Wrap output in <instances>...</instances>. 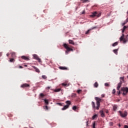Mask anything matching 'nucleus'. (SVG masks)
<instances>
[{
	"instance_id": "1",
	"label": "nucleus",
	"mask_w": 128,
	"mask_h": 128,
	"mask_svg": "<svg viewBox=\"0 0 128 128\" xmlns=\"http://www.w3.org/2000/svg\"><path fill=\"white\" fill-rule=\"evenodd\" d=\"M95 100L96 102V107L94 102H92V104L93 108H96V110H100V102H102V99L98 97L95 98Z\"/></svg>"
},
{
	"instance_id": "2",
	"label": "nucleus",
	"mask_w": 128,
	"mask_h": 128,
	"mask_svg": "<svg viewBox=\"0 0 128 128\" xmlns=\"http://www.w3.org/2000/svg\"><path fill=\"white\" fill-rule=\"evenodd\" d=\"M120 82L118 84V86L116 88L117 90H120V87L122 86V84L123 82H124V77H120Z\"/></svg>"
},
{
	"instance_id": "3",
	"label": "nucleus",
	"mask_w": 128,
	"mask_h": 128,
	"mask_svg": "<svg viewBox=\"0 0 128 128\" xmlns=\"http://www.w3.org/2000/svg\"><path fill=\"white\" fill-rule=\"evenodd\" d=\"M102 16L101 12H95L93 13H92V14L90 15V18H96V16L97 18H100Z\"/></svg>"
},
{
	"instance_id": "4",
	"label": "nucleus",
	"mask_w": 128,
	"mask_h": 128,
	"mask_svg": "<svg viewBox=\"0 0 128 128\" xmlns=\"http://www.w3.org/2000/svg\"><path fill=\"white\" fill-rule=\"evenodd\" d=\"M66 104L67 105L64 106L63 108H62V110H66L67 108H70V106L72 104V102L70 100H67L66 102Z\"/></svg>"
},
{
	"instance_id": "5",
	"label": "nucleus",
	"mask_w": 128,
	"mask_h": 128,
	"mask_svg": "<svg viewBox=\"0 0 128 128\" xmlns=\"http://www.w3.org/2000/svg\"><path fill=\"white\" fill-rule=\"evenodd\" d=\"M121 91L122 92L123 96H126L128 92V87H123L121 88Z\"/></svg>"
},
{
	"instance_id": "6",
	"label": "nucleus",
	"mask_w": 128,
	"mask_h": 128,
	"mask_svg": "<svg viewBox=\"0 0 128 128\" xmlns=\"http://www.w3.org/2000/svg\"><path fill=\"white\" fill-rule=\"evenodd\" d=\"M118 112L122 118H126L128 116V112L126 111H124V112L118 111Z\"/></svg>"
},
{
	"instance_id": "7",
	"label": "nucleus",
	"mask_w": 128,
	"mask_h": 128,
	"mask_svg": "<svg viewBox=\"0 0 128 128\" xmlns=\"http://www.w3.org/2000/svg\"><path fill=\"white\" fill-rule=\"evenodd\" d=\"M63 46H64V48H66V50H68L69 52L74 51V50H72V48H70L68 44H64Z\"/></svg>"
},
{
	"instance_id": "8",
	"label": "nucleus",
	"mask_w": 128,
	"mask_h": 128,
	"mask_svg": "<svg viewBox=\"0 0 128 128\" xmlns=\"http://www.w3.org/2000/svg\"><path fill=\"white\" fill-rule=\"evenodd\" d=\"M124 34H122V36L120 38V42H123L124 44H126V38H124Z\"/></svg>"
},
{
	"instance_id": "9",
	"label": "nucleus",
	"mask_w": 128,
	"mask_h": 128,
	"mask_svg": "<svg viewBox=\"0 0 128 128\" xmlns=\"http://www.w3.org/2000/svg\"><path fill=\"white\" fill-rule=\"evenodd\" d=\"M33 56L34 58H35V60H36L38 62H42V60H40V58H38V55L34 54L33 55Z\"/></svg>"
},
{
	"instance_id": "10",
	"label": "nucleus",
	"mask_w": 128,
	"mask_h": 128,
	"mask_svg": "<svg viewBox=\"0 0 128 128\" xmlns=\"http://www.w3.org/2000/svg\"><path fill=\"white\" fill-rule=\"evenodd\" d=\"M30 86L28 84H24L21 85L20 88H30Z\"/></svg>"
},
{
	"instance_id": "11",
	"label": "nucleus",
	"mask_w": 128,
	"mask_h": 128,
	"mask_svg": "<svg viewBox=\"0 0 128 128\" xmlns=\"http://www.w3.org/2000/svg\"><path fill=\"white\" fill-rule=\"evenodd\" d=\"M99 112L102 118H104V116H106V115H104V110H100Z\"/></svg>"
},
{
	"instance_id": "12",
	"label": "nucleus",
	"mask_w": 128,
	"mask_h": 128,
	"mask_svg": "<svg viewBox=\"0 0 128 128\" xmlns=\"http://www.w3.org/2000/svg\"><path fill=\"white\" fill-rule=\"evenodd\" d=\"M21 58H22V60H30V58L26 56H22L21 57Z\"/></svg>"
},
{
	"instance_id": "13",
	"label": "nucleus",
	"mask_w": 128,
	"mask_h": 128,
	"mask_svg": "<svg viewBox=\"0 0 128 128\" xmlns=\"http://www.w3.org/2000/svg\"><path fill=\"white\" fill-rule=\"evenodd\" d=\"M68 42L70 44H73V46H74V40H69Z\"/></svg>"
},
{
	"instance_id": "14",
	"label": "nucleus",
	"mask_w": 128,
	"mask_h": 128,
	"mask_svg": "<svg viewBox=\"0 0 128 128\" xmlns=\"http://www.w3.org/2000/svg\"><path fill=\"white\" fill-rule=\"evenodd\" d=\"M60 90H62V88H60L54 90V92H60Z\"/></svg>"
},
{
	"instance_id": "15",
	"label": "nucleus",
	"mask_w": 128,
	"mask_h": 128,
	"mask_svg": "<svg viewBox=\"0 0 128 128\" xmlns=\"http://www.w3.org/2000/svg\"><path fill=\"white\" fill-rule=\"evenodd\" d=\"M81 2L83 3V4H86V2H90V0H81Z\"/></svg>"
},
{
	"instance_id": "16",
	"label": "nucleus",
	"mask_w": 128,
	"mask_h": 128,
	"mask_svg": "<svg viewBox=\"0 0 128 128\" xmlns=\"http://www.w3.org/2000/svg\"><path fill=\"white\" fill-rule=\"evenodd\" d=\"M33 68L35 70L36 72H40V70L38 68L36 67L35 66H33Z\"/></svg>"
},
{
	"instance_id": "17",
	"label": "nucleus",
	"mask_w": 128,
	"mask_h": 128,
	"mask_svg": "<svg viewBox=\"0 0 128 128\" xmlns=\"http://www.w3.org/2000/svg\"><path fill=\"white\" fill-rule=\"evenodd\" d=\"M118 48L113 50V52H114V54L116 55H118Z\"/></svg>"
},
{
	"instance_id": "18",
	"label": "nucleus",
	"mask_w": 128,
	"mask_h": 128,
	"mask_svg": "<svg viewBox=\"0 0 128 128\" xmlns=\"http://www.w3.org/2000/svg\"><path fill=\"white\" fill-rule=\"evenodd\" d=\"M116 108H118V106L116 105H114L113 106V110H114V112H116Z\"/></svg>"
},
{
	"instance_id": "19",
	"label": "nucleus",
	"mask_w": 128,
	"mask_h": 128,
	"mask_svg": "<svg viewBox=\"0 0 128 128\" xmlns=\"http://www.w3.org/2000/svg\"><path fill=\"white\" fill-rule=\"evenodd\" d=\"M98 114H96L92 116V120H94L95 118H98Z\"/></svg>"
},
{
	"instance_id": "20",
	"label": "nucleus",
	"mask_w": 128,
	"mask_h": 128,
	"mask_svg": "<svg viewBox=\"0 0 128 128\" xmlns=\"http://www.w3.org/2000/svg\"><path fill=\"white\" fill-rule=\"evenodd\" d=\"M128 28V26H124L123 28L122 29V32L124 33V30H126V29Z\"/></svg>"
},
{
	"instance_id": "21",
	"label": "nucleus",
	"mask_w": 128,
	"mask_h": 128,
	"mask_svg": "<svg viewBox=\"0 0 128 128\" xmlns=\"http://www.w3.org/2000/svg\"><path fill=\"white\" fill-rule=\"evenodd\" d=\"M94 88H98V82H96L94 84Z\"/></svg>"
},
{
	"instance_id": "22",
	"label": "nucleus",
	"mask_w": 128,
	"mask_h": 128,
	"mask_svg": "<svg viewBox=\"0 0 128 128\" xmlns=\"http://www.w3.org/2000/svg\"><path fill=\"white\" fill-rule=\"evenodd\" d=\"M62 84L64 86H70V84H68L66 83H62Z\"/></svg>"
},
{
	"instance_id": "23",
	"label": "nucleus",
	"mask_w": 128,
	"mask_h": 128,
	"mask_svg": "<svg viewBox=\"0 0 128 128\" xmlns=\"http://www.w3.org/2000/svg\"><path fill=\"white\" fill-rule=\"evenodd\" d=\"M59 68H60V70H68V68H66V67H62V66H60V67Z\"/></svg>"
},
{
	"instance_id": "24",
	"label": "nucleus",
	"mask_w": 128,
	"mask_h": 128,
	"mask_svg": "<svg viewBox=\"0 0 128 128\" xmlns=\"http://www.w3.org/2000/svg\"><path fill=\"white\" fill-rule=\"evenodd\" d=\"M118 42H116L114 44H112V46H118Z\"/></svg>"
},
{
	"instance_id": "25",
	"label": "nucleus",
	"mask_w": 128,
	"mask_h": 128,
	"mask_svg": "<svg viewBox=\"0 0 128 128\" xmlns=\"http://www.w3.org/2000/svg\"><path fill=\"white\" fill-rule=\"evenodd\" d=\"M44 102L48 106V100H44Z\"/></svg>"
},
{
	"instance_id": "26",
	"label": "nucleus",
	"mask_w": 128,
	"mask_h": 128,
	"mask_svg": "<svg viewBox=\"0 0 128 128\" xmlns=\"http://www.w3.org/2000/svg\"><path fill=\"white\" fill-rule=\"evenodd\" d=\"M12 58H16V52H12Z\"/></svg>"
},
{
	"instance_id": "27",
	"label": "nucleus",
	"mask_w": 128,
	"mask_h": 128,
	"mask_svg": "<svg viewBox=\"0 0 128 128\" xmlns=\"http://www.w3.org/2000/svg\"><path fill=\"white\" fill-rule=\"evenodd\" d=\"M44 110H48V106H44Z\"/></svg>"
},
{
	"instance_id": "28",
	"label": "nucleus",
	"mask_w": 128,
	"mask_h": 128,
	"mask_svg": "<svg viewBox=\"0 0 128 128\" xmlns=\"http://www.w3.org/2000/svg\"><path fill=\"white\" fill-rule=\"evenodd\" d=\"M10 62H14V58H10Z\"/></svg>"
},
{
	"instance_id": "29",
	"label": "nucleus",
	"mask_w": 128,
	"mask_h": 128,
	"mask_svg": "<svg viewBox=\"0 0 128 128\" xmlns=\"http://www.w3.org/2000/svg\"><path fill=\"white\" fill-rule=\"evenodd\" d=\"M46 76H44V75H43L42 76V78H44V80H46Z\"/></svg>"
},
{
	"instance_id": "30",
	"label": "nucleus",
	"mask_w": 128,
	"mask_h": 128,
	"mask_svg": "<svg viewBox=\"0 0 128 128\" xmlns=\"http://www.w3.org/2000/svg\"><path fill=\"white\" fill-rule=\"evenodd\" d=\"M72 108L73 110H76V108H77L76 106H73Z\"/></svg>"
},
{
	"instance_id": "31",
	"label": "nucleus",
	"mask_w": 128,
	"mask_h": 128,
	"mask_svg": "<svg viewBox=\"0 0 128 128\" xmlns=\"http://www.w3.org/2000/svg\"><path fill=\"white\" fill-rule=\"evenodd\" d=\"M92 128H96V122H94L93 124V125H92Z\"/></svg>"
},
{
	"instance_id": "32",
	"label": "nucleus",
	"mask_w": 128,
	"mask_h": 128,
	"mask_svg": "<svg viewBox=\"0 0 128 128\" xmlns=\"http://www.w3.org/2000/svg\"><path fill=\"white\" fill-rule=\"evenodd\" d=\"M112 94H116V89H114V90H112Z\"/></svg>"
},
{
	"instance_id": "33",
	"label": "nucleus",
	"mask_w": 128,
	"mask_h": 128,
	"mask_svg": "<svg viewBox=\"0 0 128 128\" xmlns=\"http://www.w3.org/2000/svg\"><path fill=\"white\" fill-rule=\"evenodd\" d=\"M40 96H41V98H44V94L42 93H41L40 94Z\"/></svg>"
},
{
	"instance_id": "34",
	"label": "nucleus",
	"mask_w": 128,
	"mask_h": 128,
	"mask_svg": "<svg viewBox=\"0 0 128 128\" xmlns=\"http://www.w3.org/2000/svg\"><path fill=\"white\" fill-rule=\"evenodd\" d=\"M104 86H109L110 84L108 83H105Z\"/></svg>"
},
{
	"instance_id": "35",
	"label": "nucleus",
	"mask_w": 128,
	"mask_h": 128,
	"mask_svg": "<svg viewBox=\"0 0 128 128\" xmlns=\"http://www.w3.org/2000/svg\"><path fill=\"white\" fill-rule=\"evenodd\" d=\"M117 94H118V96H120V90H118Z\"/></svg>"
},
{
	"instance_id": "36",
	"label": "nucleus",
	"mask_w": 128,
	"mask_h": 128,
	"mask_svg": "<svg viewBox=\"0 0 128 128\" xmlns=\"http://www.w3.org/2000/svg\"><path fill=\"white\" fill-rule=\"evenodd\" d=\"M76 94H72V98H76Z\"/></svg>"
},
{
	"instance_id": "37",
	"label": "nucleus",
	"mask_w": 128,
	"mask_h": 128,
	"mask_svg": "<svg viewBox=\"0 0 128 128\" xmlns=\"http://www.w3.org/2000/svg\"><path fill=\"white\" fill-rule=\"evenodd\" d=\"M90 30H88L86 32V34H90Z\"/></svg>"
},
{
	"instance_id": "38",
	"label": "nucleus",
	"mask_w": 128,
	"mask_h": 128,
	"mask_svg": "<svg viewBox=\"0 0 128 128\" xmlns=\"http://www.w3.org/2000/svg\"><path fill=\"white\" fill-rule=\"evenodd\" d=\"M80 92H82V90H77V92H78V94H80Z\"/></svg>"
},
{
	"instance_id": "39",
	"label": "nucleus",
	"mask_w": 128,
	"mask_h": 128,
	"mask_svg": "<svg viewBox=\"0 0 128 128\" xmlns=\"http://www.w3.org/2000/svg\"><path fill=\"white\" fill-rule=\"evenodd\" d=\"M68 52H68V50H66V54H68Z\"/></svg>"
},
{
	"instance_id": "40",
	"label": "nucleus",
	"mask_w": 128,
	"mask_h": 128,
	"mask_svg": "<svg viewBox=\"0 0 128 128\" xmlns=\"http://www.w3.org/2000/svg\"><path fill=\"white\" fill-rule=\"evenodd\" d=\"M85 11L83 10L82 12V14H84Z\"/></svg>"
},
{
	"instance_id": "41",
	"label": "nucleus",
	"mask_w": 128,
	"mask_h": 128,
	"mask_svg": "<svg viewBox=\"0 0 128 128\" xmlns=\"http://www.w3.org/2000/svg\"><path fill=\"white\" fill-rule=\"evenodd\" d=\"M58 104L59 106H62V103H58Z\"/></svg>"
},
{
	"instance_id": "42",
	"label": "nucleus",
	"mask_w": 128,
	"mask_h": 128,
	"mask_svg": "<svg viewBox=\"0 0 128 128\" xmlns=\"http://www.w3.org/2000/svg\"><path fill=\"white\" fill-rule=\"evenodd\" d=\"M8 116H9V118H10V117L12 116V114H10L8 115Z\"/></svg>"
},
{
	"instance_id": "43",
	"label": "nucleus",
	"mask_w": 128,
	"mask_h": 128,
	"mask_svg": "<svg viewBox=\"0 0 128 128\" xmlns=\"http://www.w3.org/2000/svg\"><path fill=\"white\" fill-rule=\"evenodd\" d=\"M110 126H114V123L112 122H110Z\"/></svg>"
},
{
	"instance_id": "44",
	"label": "nucleus",
	"mask_w": 128,
	"mask_h": 128,
	"mask_svg": "<svg viewBox=\"0 0 128 128\" xmlns=\"http://www.w3.org/2000/svg\"><path fill=\"white\" fill-rule=\"evenodd\" d=\"M124 128H128V126H126V125H125V126H124Z\"/></svg>"
},
{
	"instance_id": "45",
	"label": "nucleus",
	"mask_w": 128,
	"mask_h": 128,
	"mask_svg": "<svg viewBox=\"0 0 128 128\" xmlns=\"http://www.w3.org/2000/svg\"><path fill=\"white\" fill-rule=\"evenodd\" d=\"M19 68H24V67H22V66H19Z\"/></svg>"
},
{
	"instance_id": "46",
	"label": "nucleus",
	"mask_w": 128,
	"mask_h": 128,
	"mask_svg": "<svg viewBox=\"0 0 128 128\" xmlns=\"http://www.w3.org/2000/svg\"><path fill=\"white\" fill-rule=\"evenodd\" d=\"M2 56V52H0V56Z\"/></svg>"
},
{
	"instance_id": "47",
	"label": "nucleus",
	"mask_w": 128,
	"mask_h": 128,
	"mask_svg": "<svg viewBox=\"0 0 128 128\" xmlns=\"http://www.w3.org/2000/svg\"><path fill=\"white\" fill-rule=\"evenodd\" d=\"M86 125H87V126H88V121H87V122H86Z\"/></svg>"
},
{
	"instance_id": "48",
	"label": "nucleus",
	"mask_w": 128,
	"mask_h": 128,
	"mask_svg": "<svg viewBox=\"0 0 128 128\" xmlns=\"http://www.w3.org/2000/svg\"><path fill=\"white\" fill-rule=\"evenodd\" d=\"M6 56H9L10 54L8 53V54H6Z\"/></svg>"
},
{
	"instance_id": "49",
	"label": "nucleus",
	"mask_w": 128,
	"mask_h": 128,
	"mask_svg": "<svg viewBox=\"0 0 128 128\" xmlns=\"http://www.w3.org/2000/svg\"><path fill=\"white\" fill-rule=\"evenodd\" d=\"M102 98H104V94H102Z\"/></svg>"
},
{
	"instance_id": "50",
	"label": "nucleus",
	"mask_w": 128,
	"mask_h": 128,
	"mask_svg": "<svg viewBox=\"0 0 128 128\" xmlns=\"http://www.w3.org/2000/svg\"><path fill=\"white\" fill-rule=\"evenodd\" d=\"M96 28V27H94L93 28H92V30H94V29Z\"/></svg>"
},
{
	"instance_id": "51",
	"label": "nucleus",
	"mask_w": 128,
	"mask_h": 128,
	"mask_svg": "<svg viewBox=\"0 0 128 128\" xmlns=\"http://www.w3.org/2000/svg\"><path fill=\"white\" fill-rule=\"evenodd\" d=\"M47 88H48V90H50V87L48 86Z\"/></svg>"
},
{
	"instance_id": "52",
	"label": "nucleus",
	"mask_w": 128,
	"mask_h": 128,
	"mask_svg": "<svg viewBox=\"0 0 128 128\" xmlns=\"http://www.w3.org/2000/svg\"><path fill=\"white\" fill-rule=\"evenodd\" d=\"M124 24H126V23H124L122 26H124Z\"/></svg>"
},
{
	"instance_id": "53",
	"label": "nucleus",
	"mask_w": 128,
	"mask_h": 128,
	"mask_svg": "<svg viewBox=\"0 0 128 128\" xmlns=\"http://www.w3.org/2000/svg\"><path fill=\"white\" fill-rule=\"evenodd\" d=\"M30 128H34V127H32V126H30Z\"/></svg>"
},
{
	"instance_id": "54",
	"label": "nucleus",
	"mask_w": 128,
	"mask_h": 128,
	"mask_svg": "<svg viewBox=\"0 0 128 128\" xmlns=\"http://www.w3.org/2000/svg\"><path fill=\"white\" fill-rule=\"evenodd\" d=\"M127 14H128V11L127 12Z\"/></svg>"
},
{
	"instance_id": "55",
	"label": "nucleus",
	"mask_w": 128,
	"mask_h": 128,
	"mask_svg": "<svg viewBox=\"0 0 128 128\" xmlns=\"http://www.w3.org/2000/svg\"><path fill=\"white\" fill-rule=\"evenodd\" d=\"M25 66H26V65H25Z\"/></svg>"
},
{
	"instance_id": "56",
	"label": "nucleus",
	"mask_w": 128,
	"mask_h": 128,
	"mask_svg": "<svg viewBox=\"0 0 128 128\" xmlns=\"http://www.w3.org/2000/svg\"><path fill=\"white\" fill-rule=\"evenodd\" d=\"M119 126H120V125H119Z\"/></svg>"
},
{
	"instance_id": "57",
	"label": "nucleus",
	"mask_w": 128,
	"mask_h": 128,
	"mask_svg": "<svg viewBox=\"0 0 128 128\" xmlns=\"http://www.w3.org/2000/svg\"><path fill=\"white\" fill-rule=\"evenodd\" d=\"M119 126H120V125H119Z\"/></svg>"
}]
</instances>
